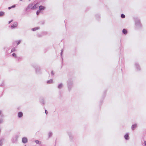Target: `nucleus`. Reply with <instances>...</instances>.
Returning <instances> with one entry per match:
<instances>
[{
    "instance_id": "nucleus-36",
    "label": "nucleus",
    "mask_w": 146,
    "mask_h": 146,
    "mask_svg": "<svg viewBox=\"0 0 146 146\" xmlns=\"http://www.w3.org/2000/svg\"><path fill=\"white\" fill-rule=\"evenodd\" d=\"M39 70V68H38V70Z\"/></svg>"
},
{
    "instance_id": "nucleus-12",
    "label": "nucleus",
    "mask_w": 146,
    "mask_h": 146,
    "mask_svg": "<svg viewBox=\"0 0 146 146\" xmlns=\"http://www.w3.org/2000/svg\"><path fill=\"white\" fill-rule=\"evenodd\" d=\"M33 3L29 4V5H28L27 9L31 8H31L33 7Z\"/></svg>"
},
{
    "instance_id": "nucleus-33",
    "label": "nucleus",
    "mask_w": 146,
    "mask_h": 146,
    "mask_svg": "<svg viewBox=\"0 0 146 146\" xmlns=\"http://www.w3.org/2000/svg\"><path fill=\"white\" fill-rule=\"evenodd\" d=\"M51 74H52V75H54V74L53 72V71H52Z\"/></svg>"
},
{
    "instance_id": "nucleus-23",
    "label": "nucleus",
    "mask_w": 146,
    "mask_h": 146,
    "mask_svg": "<svg viewBox=\"0 0 146 146\" xmlns=\"http://www.w3.org/2000/svg\"><path fill=\"white\" fill-rule=\"evenodd\" d=\"M52 135V133L51 132H50L49 133L48 136H49V137H51V136Z\"/></svg>"
},
{
    "instance_id": "nucleus-37",
    "label": "nucleus",
    "mask_w": 146,
    "mask_h": 146,
    "mask_svg": "<svg viewBox=\"0 0 146 146\" xmlns=\"http://www.w3.org/2000/svg\"><path fill=\"white\" fill-rule=\"evenodd\" d=\"M21 1H22L23 0H20Z\"/></svg>"
},
{
    "instance_id": "nucleus-30",
    "label": "nucleus",
    "mask_w": 146,
    "mask_h": 146,
    "mask_svg": "<svg viewBox=\"0 0 146 146\" xmlns=\"http://www.w3.org/2000/svg\"><path fill=\"white\" fill-rule=\"evenodd\" d=\"M21 42V40H19L18 41V43H17V45H19L20 43Z\"/></svg>"
},
{
    "instance_id": "nucleus-2",
    "label": "nucleus",
    "mask_w": 146,
    "mask_h": 146,
    "mask_svg": "<svg viewBox=\"0 0 146 146\" xmlns=\"http://www.w3.org/2000/svg\"><path fill=\"white\" fill-rule=\"evenodd\" d=\"M18 137V136H16L14 137L12 140V141L13 143H17V139Z\"/></svg>"
},
{
    "instance_id": "nucleus-17",
    "label": "nucleus",
    "mask_w": 146,
    "mask_h": 146,
    "mask_svg": "<svg viewBox=\"0 0 146 146\" xmlns=\"http://www.w3.org/2000/svg\"><path fill=\"white\" fill-rule=\"evenodd\" d=\"M35 142L37 144H40L41 142L38 140H36L35 141Z\"/></svg>"
},
{
    "instance_id": "nucleus-29",
    "label": "nucleus",
    "mask_w": 146,
    "mask_h": 146,
    "mask_svg": "<svg viewBox=\"0 0 146 146\" xmlns=\"http://www.w3.org/2000/svg\"><path fill=\"white\" fill-rule=\"evenodd\" d=\"M144 146H146V141H145L144 142Z\"/></svg>"
},
{
    "instance_id": "nucleus-8",
    "label": "nucleus",
    "mask_w": 146,
    "mask_h": 146,
    "mask_svg": "<svg viewBox=\"0 0 146 146\" xmlns=\"http://www.w3.org/2000/svg\"><path fill=\"white\" fill-rule=\"evenodd\" d=\"M45 8V7L42 6V5H40L39 6V10L40 11L42 10H44Z\"/></svg>"
},
{
    "instance_id": "nucleus-15",
    "label": "nucleus",
    "mask_w": 146,
    "mask_h": 146,
    "mask_svg": "<svg viewBox=\"0 0 146 146\" xmlns=\"http://www.w3.org/2000/svg\"><path fill=\"white\" fill-rule=\"evenodd\" d=\"M53 82V80L52 79L50 80H48L47 82V83L48 84H51Z\"/></svg>"
},
{
    "instance_id": "nucleus-16",
    "label": "nucleus",
    "mask_w": 146,
    "mask_h": 146,
    "mask_svg": "<svg viewBox=\"0 0 146 146\" xmlns=\"http://www.w3.org/2000/svg\"><path fill=\"white\" fill-rule=\"evenodd\" d=\"M39 27H36V28H33L32 29V30L33 31H35L37 30H38V29H39Z\"/></svg>"
},
{
    "instance_id": "nucleus-21",
    "label": "nucleus",
    "mask_w": 146,
    "mask_h": 146,
    "mask_svg": "<svg viewBox=\"0 0 146 146\" xmlns=\"http://www.w3.org/2000/svg\"><path fill=\"white\" fill-rule=\"evenodd\" d=\"M3 119L2 118H0V124L3 123Z\"/></svg>"
},
{
    "instance_id": "nucleus-5",
    "label": "nucleus",
    "mask_w": 146,
    "mask_h": 146,
    "mask_svg": "<svg viewBox=\"0 0 146 146\" xmlns=\"http://www.w3.org/2000/svg\"><path fill=\"white\" fill-rule=\"evenodd\" d=\"M22 142L24 143H25L27 142V139L26 137H24L22 138Z\"/></svg>"
},
{
    "instance_id": "nucleus-35",
    "label": "nucleus",
    "mask_w": 146,
    "mask_h": 146,
    "mask_svg": "<svg viewBox=\"0 0 146 146\" xmlns=\"http://www.w3.org/2000/svg\"><path fill=\"white\" fill-rule=\"evenodd\" d=\"M2 113V111H0V115Z\"/></svg>"
},
{
    "instance_id": "nucleus-4",
    "label": "nucleus",
    "mask_w": 146,
    "mask_h": 146,
    "mask_svg": "<svg viewBox=\"0 0 146 146\" xmlns=\"http://www.w3.org/2000/svg\"><path fill=\"white\" fill-rule=\"evenodd\" d=\"M18 23L17 22H15L11 26L12 29L15 28L17 26Z\"/></svg>"
},
{
    "instance_id": "nucleus-11",
    "label": "nucleus",
    "mask_w": 146,
    "mask_h": 146,
    "mask_svg": "<svg viewBox=\"0 0 146 146\" xmlns=\"http://www.w3.org/2000/svg\"><path fill=\"white\" fill-rule=\"evenodd\" d=\"M23 115V113L21 112H19L18 113V116L19 117H21Z\"/></svg>"
},
{
    "instance_id": "nucleus-10",
    "label": "nucleus",
    "mask_w": 146,
    "mask_h": 146,
    "mask_svg": "<svg viewBox=\"0 0 146 146\" xmlns=\"http://www.w3.org/2000/svg\"><path fill=\"white\" fill-rule=\"evenodd\" d=\"M68 134L69 136L70 140L71 141H72V140L73 137L72 136L71 133H69Z\"/></svg>"
},
{
    "instance_id": "nucleus-9",
    "label": "nucleus",
    "mask_w": 146,
    "mask_h": 146,
    "mask_svg": "<svg viewBox=\"0 0 146 146\" xmlns=\"http://www.w3.org/2000/svg\"><path fill=\"white\" fill-rule=\"evenodd\" d=\"M137 126V124H135L134 125H133L131 127V128L133 130L135 129L136 127Z\"/></svg>"
},
{
    "instance_id": "nucleus-31",
    "label": "nucleus",
    "mask_w": 146,
    "mask_h": 146,
    "mask_svg": "<svg viewBox=\"0 0 146 146\" xmlns=\"http://www.w3.org/2000/svg\"><path fill=\"white\" fill-rule=\"evenodd\" d=\"M45 113L46 114H47V113H48V112L46 110H45Z\"/></svg>"
},
{
    "instance_id": "nucleus-22",
    "label": "nucleus",
    "mask_w": 146,
    "mask_h": 146,
    "mask_svg": "<svg viewBox=\"0 0 146 146\" xmlns=\"http://www.w3.org/2000/svg\"><path fill=\"white\" fill-rule=\"evenodd\" d=\"M121 17L122 18H124L125 17V15L123 14H122L121 15Z\"/></svg>"
},
{
    "instance_id": "nucleus-14",
    "label": "nucleus",
    "mask_w": 146,
    "mask_h": 146,
    "mask_svg": "<svg viewBox=\"0 0 146 146\" xmlns=\"http://www.w3.org/2000/svg\"><path fill=\"white\" fill-rule=\"evenodd\" d=\"M123 33L124 34H126L127 33V31L126 29H124L123 30Z\"/></svg>"
},
{
    "instance_id": "nucleus-1",
    "label": "nucleus",
    "mask_w": 146,
    "mask_h": 146,
    "mask_svg": "<svg viewBox=\"0 0 146 146\" xmlns=\"http://www.w3.org/2000/svg\"><path fill=\"white\" fill-rule=\"evenodd\" d=\"M68 86L69 91H70L73 84V82L71 80H69L67 82Z\"/></svg>"
},
{
    "instance_id": "nucleus-28",
    "label": "nucleus",
    "mask_w": 146,
    "mask_h": 146,
    "mask_svg": "<svg viewBox=\"0 0 146 146\" xmlns=\"http://www.w3.org/2000/svg\"><path fill=\"white\" fill-rule=\"evenodd\" d=\"M136 66L137 67V68L138 69V67H139V66L138 64H135Z\"/></svg>"
},
{
    "instance_id": "nucleus-18",
    "label": "nucleus",
    "mask_w": 146,
    "mask_h": 146,
    "mask_svg": "<svg viewBox=\"0 0 146 146\" xmlns=\"http://www.w3.org/2000/svg\"><path fill=\"white\" fill-rule=\"evenodd\" d=\"M15 5H14L13 6H12L11 7H9L8 8V9H10L12 8H15Z\"/></svg>"
},
{
    "instance_id": "nucleus-25",
    "label": "nucleus",
    "mask_w": 146,
    "mask_h": 146,
    "mask_svg": "<svg viewBox=\"0 0 146 146\" xmlns=\"http://www.w3.org/2000/svg\"><path fill=\"white\" fill-rule=\"evenodd\" d=\"M16 50V49L15 48H13L11 50V52H13Z\"/></svg>"
},
{
    "instance_id": "nucleus-32",
    "label": "nucleus",
    "mask_w": 146,
    "mask_h": 146,
    "mask_svg": "<svg viewBox=\"0 0 146 146\" xmlns=\"http://www.w3.org/2000/svg\"><path fill=\"white\" fill-rule=\"evenodd\" d=\"M13 21V20H11V21H9V24L11 22H12Z\"/></svg>"
},
{
    "instance_id": "nucleus-6",
    "label": "nucleus",
    "mask_w": 146,
    "mask_h": 146,
    "mask_svg": "<svg viewBox=\"0 0 146 146\" xmlns=\"http://www.w3.org/2000/svg\"><path fill=\"white\" fill-rule=\"evenodd\" d=\"M38 7V3H36L32 7L31 9L33 10L36 9Z\"/></svg>"
},
{
    "instance_id": "nucleus-7",
    "label": "nucleus",
    "mask_w": 146,
    "mask_h": 146,
    "mask_svg": "<svg viewBox=\"0 0 146 146\" xmlns=\"http://www.w3.org/2000/svg\"><path fill=\"white\" fill-rule=\"evenodd\" d=\"M63 84L62 83H61L58 84V89H61L63 87Z\"/></svg>"
},
{
    "instance_id": "nucleus-24",
    "label": "nucleus",
    "mask_w": 146,
    "mask_h": 146,
    "mask_svg": "<svg viewBox=\"0 0 146 146\" xmlns=\"http://www.w3.org/2000/svg\"><path fill=\"white\" fill-rule=\"evenodd\" d=\"M40 11L39 10H38L36 12V14L37 15H38L39 14V13L40 12Z\"/></svg>"
},
{
    "instance_id": "nucleus-27",
    "label": "nucleus",
    "mask_w": 146,
    "mask_h": 146,
    "mask_svg": "<svg viewBox=\"0 0 146 146\" xmlns=\"http://www.w3.org/2000/svg\"><path fill=\"white\" fill-rule=\"evenodd\" d=\"M12 56L13 57H16V54L15 53H14L13 54Z\"/></svg>"
},
{
    "instance_id": "nucleus-34",
    "label": "nucleus",
    "mask_w": 146,
    "mask_h": 146,
    "mask_svg": "<svg viewBox=\"0 0 146 146\" xmlns=\"http://www.w3.org/2000/svg\"><path fill=\"white\" fill-rule=\"evenodd\" d=\"M38 71V68H36V72H37V71Z\"/></svg>"
},
{
    "instance_id": "nucleus-13",
    "label": "nucleus",
    "mask_w": 146,
    "mask_h": 146,
    "mask_svg": "<svg viewBox=\"0 0 146 146\" xmlns=\"http://www.w3.org/2000/svg\"><path fill=\"white\" fill-rule=\"evenodd\" d=\"M124 137L126 139H129V136L128 134H127L125 135L124 136Z\"/></svg>"
},
{
    "instance_id": "nucleus-3",
    "label": "nucleus",
    "mask_w": 146,
    "mask_h": 146,
    "mask_svg": "<svg viewBox=\"0 0 146 146\" xmlns=\"http://www.w3.org/2000/svg\"><path fill=\"white\" fill-rule=\"evenodd\" d=\"M135 24L136 25L138 26H141L140 21L139 20H137L135 21Z\"/></svg>"
},
{
    "instance_id": "nucleus-39",
    "label": "nucleus",
    "mask_w": 146,
    "mask_h": 146,
    "mask_svg": "<svg viewBox=\"0 0 146 146\" xmlns=\"http://www.w3.org/2000/svg\"><path fill=\"white\" fill-rule=\"evenodd\" d=\"M31 0H29V1H30Z\"/></svg>"
},
{
    "instance_id": "nucleus-20",
    "label": "nucleus",
    "mask_w": 146,
    "mask_h": 146,
    "mask_svg": "<svg viewBox=\"0 0 146 146\" xmlns=\"http://www.w3.org/2000/svg\"><path fill=\"white\" fill-rule=\"evenodd\" d=\"M3 144V140L2 139L0 140V146H2Z\"/></svg>"
},
{
    "instance_id": "nucleus-26",
    "label": "nucleus",
    "mask_w": 146,
    "mask_h": 146,
    "mask_svg": "<svg viewBox=\"0 0 146 146\" xmlns=\"http://www.w3.org/2000/svg\"><path fill=\"white\" fill-rule=\"evenodd\" d=\"M63 49L61 50V56H62V54L63 53Z\"/></svg>"
},
{
    "instance_id": "nucleus-38",
    "label": "nucleus",
    "mask_w": 146,
    "mask_h": 146,
    "mask_svg": "<svg viewBox=\"0 0 146 146\" xmlns=\"http://www.w3.org/2000/svg\"><path fill=\"white\" fill-rule=\"evenodd\" d=\"M25 146H26V145H25Z\"/></svg>"
},
{
    "instance_id": "nucleus-19",
    "label": "nucleus",
    "mask_w": 146,
    "mask_h": 146,
    "mask_svg": "<svg viewBox=\"0 0 146 146\" xmlns=\"http://www.w3.org/2000/svg\"><path fill=\"white\" fill-rule=\"evenodd\" d=\"M4 13L3 12H0V16H2L4 15Z\"/></svg>"
}]
</instances>
